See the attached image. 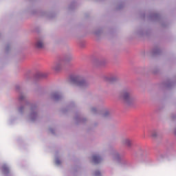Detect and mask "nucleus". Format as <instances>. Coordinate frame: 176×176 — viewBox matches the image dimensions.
<instances>
[{
	"mask_svg": "<svg viewBox=\"0 0 176 176\" xmlns=\"http://www.w3.org/2000/svg\"><path fill=\"white\" fill-rule=\"evenodd\" d=\"M96 175L99 176L100 175V172H96Z\"/></svg>",
	"mask_w": 176,
	"mask_h": 176,
	"instance_id": "nucleus-9",
	"label": "nucleus"
},
{
	"mask_svg": "<svg viewBox=\"0 0 176 176\" xmlns=\"http://www.w3.org/2000/svg\"><path fill=\"white\" fill-rule=\"evenodd\" d=\"M60 94H58V93H55L52 95V98H54V100H59L60 98Z\"/></svg>",
	"mask_w": 176,
	"mask_h": 176,
	"instance_id": "nucleus-7",
	"label": "nucleus"
},
{
	"mask_svg": "<svg viewBox=\"0 0 176 176\" xmlns=\"http://www.w3.org/2000/svg\"><path fill=\"white\" fill-rule=\"evenodd\" d=\"M36 46L38 47V49H43V47L45 46V44L42 41H38L36 42Z\"/></svg>",
	"mask_w": 176,
	"mask_h": 176,
	"instance_id": "nucleus-4",
	"label": "nucleus"
},
{
	"mask_svg": "<svg viewBox=\"0 0 176 176\" xmlns=\"http://www.w3.org/2000/svg\"><path fill=\"white\" fill-rule=\"evenodd\" d=\"M124 144L128 148H130L131 146V145H133V142H131V140H130V139L124 140Z\"/></svg>",
	"mask_w": 176,
	"mask_h": 176,
	"instance_id": "nucleus-3",
	"label": "nucleus"
},
{
	"mask_svg": "<svg viewBox=\"0 0 176 176\" xmlns=\"http://www.w3.org/2000/svg\"><path fill=\"white\" fill-rule=\"evenodd\" d=\"M24 98V96H21L20 98H19V100L21 101V100H23Z\"/></svg>",
	"mask_w": 176,
	"mask_h": 176,
	"instance_id": "nucleus-10",
	"label": "nucleus"
},
{
	"mask_svg": "<svg viewBox=\"0 0 176 176\" xmlns=\"http://www.w3.org/2000/svg\"><path fill=\"white\" fill-rule=\"evenodd\" d=\"M153 137H156V135H155V134H153Z\"/></svg>",
	"mask_w": 176,
	"mask_h": 176,
	"instance_id": "nucleus-12",
	"label": "nucleus"
},
{
	"mask_svg": "<svg viewBox=\"0 0 176 176\" xmlns=\"http://www.w3.org/2000/svg\"><path fill=\"white\" fill-rule=\"evenodd\" d=\"M61 68V63H56L54 66V69L55 71H58Z\"/></svg>",
	"mask_w": 176,
	"mask_h": 176,
	"instance_id": "nucleus-6",
	"label": "nucleus"
},
{
	"mask_svg": "<svg viewBox=\"0 0 176 176\" xmlns=\"http://www.w3.org/2000/svg\"><path fill=\"white\" fill-rule=\"evenodd\" d=\"M121 99L125 104H130L131 102H133V98L130 96V94L128 93L127 91H123L121 94Z\"/></svg>",
	"mask_w": 176,
	"mask_h": 176,
	"instance_id": "nucleus-2",
	"label": "nucleus"
},
{
	"mask_svg": "<svg viewBox=\"0 0 176 176\" xmlns=\"http://www.w3.org/2000/svg\"><path fill=\"white\" fill-rule=\"evenodd\" d=\"M3 170L4 173H9V168L6 166H3Z\"/></svg>",
	"mask_w": 176,
	"mask_h": 176,
	"instance_id": "nucleus-8",
	"label": "nucleus"
},
{
	"mask_svg": "<svg viewBox=\"0 0 176 176\" xmlns=\"http://www.w3.org/2000/svg\"><path fill=\"white\" fill-rule=\"evenodd\" d=\"M56 164H60V160H56Z\"/></svg>",
	"mask_w": 176,
	"mask_h": 176,
	"instance_id": "nucleus-11",
	"label": "nucleus"
},
{
	"mask_svg": "<svg viewBox=\"0 0 176 176\" xmlns=\"http://www.w3.org/2000/svg\"><path fill=\"white\" fill-rule=\"evenodd\" d=\"M71 83L80 87H86L89 85V82L86 80L80 78L79 77H72L71 78Z\"/></svg>",
	"mask_w": 176,
	"mask_h": 176,
	"instance_id": "nucleus-1",
	"label": "nucleus"
},
{
	"mask_svg": "<svg viewBox=\"0 0 176 176\" xmlns=\"http://www.w3.org/2000/svg\"><path fill=\"white\" fill-rule=\"evenodd\" d=\"M93 160H94V163H100V162H101V157H100L98 155H94Z\"/></svg>",
	"mask_w": 176,
	"mask_h": 176,
	"instance_id": "nucleus-5",
	"label": "nucleus"
}]
</instances>
